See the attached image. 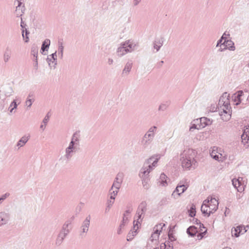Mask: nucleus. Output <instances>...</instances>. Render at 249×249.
<instances>
[{"mask_svg":"<svg viewBox=\"0 0 249 249\" xmlns=\"http://www.w3.org/2000/svg\"><path fill=\"white\" fill-rule=\"evenodd\" d=\"M196 152L192 149H188L183 151L180 154V160L183 168L191 170L195 169L196 160H195Z\"/></svg>","mask_w":249,"mask_h":249,"instance_id":"obj_1","label":"nucleus"},{"mask_svg":"<svg viewBox=\"0 0 249 249\" xmlns=\"http://www.w3.org/2000/svg\"><path fill=\"white\" fill-rule=\"evenodd\" d=\"M147 204L145 201H142L138 206L134 218V229H135L136 226L141 224L143 218H144L145 212L147 211Z\"/></svg>","mask_w":249,"mask_h":249,"instance_id":"obj_2","label":"nucleus"},{"mask_svg":"<svg viewBox=\"0 0 249 249\" xmlns=\"http://www.w3.org/2000/svg\"><path fill=\"white\" fill-rule=\"evenodd\" d=\"M232 100L236 106L240 104L247 105L249 100V95L245 94L242 90H240L232 96Z\"/></svg>","mask_w":249,"mask_h":249,"instance_id":"obj_3","label":"nucleus"},{"mask_svg":"<svg viewBox=\"0 0 249 249\" xmlns=\"http://www.w3.org/2000/svg\"><path fill=\"white\" fill-rule=\"evenodd\" d=\"M156 129L157 127L155 126L151 127L144 135L142 142L144 146H147L152 142L155 136L154 131Z\"/></svg>","mask_w":249,"mask_h":249,"instance_id":"obj_4","label":"nucleus"},{"mask_svg":"<svg viewBox=\"0 0 249 249\" xmlns=\"http://www.w3.org/2000/svg\"><path fill=\"white\" fill-rule=\"evenodd\" d=\"M207 208L210 210V213H213L218 209V201L215 198H211V199H209V203L206 204Z\"/></svg>","mask_w":249,"mask_h":249,"instance_id":"obj_5","label":"nucleus"},{"mask_svg":"<svg viewBox=\"0 0 249 249\" xmlns=\"http://www.w3.org/2000/svg\"><path fill=\"white\" fill-rule=\"evenodd\" d=\"M230 94L225 92L220 97L218 105L221 107L222 106H227L230 105Z\"/></svg>","mask_w":249,"mask_h":249,"instance_id":"obj_6","label":"nucleus"},{"mask_svg":"<svg viewBox=\"0 0 249 249\" xmlns=\"http://www.w3.org/2000/svg\"><path fill=\"white\" fill-rule=\"evenodd\" d=\"M14 5H16V13L17 17L21 16L25 9L24 2L16 0L14 2Z\"/></svg>","mask_w":249,"mask_h":249,"instance_id":"obj_7","label":"nucleus"},{"mask_svg":"<svg viewBox=\"0 0 249 249\" xmlns=\"http://www.w3.org/2000/svg\"><path fill=\"white\" fill-rule=\"evenodd\" d=\"M247 230L244 226L239 225L236 228H233L231 230V233L232 236L238 237L240 236V234H243L245 233Z\"/></svg>","mask_w":249,"mask_h":249,"instance_id":"obj_8","label":"nucleus"},{"mask_svg":"<svg viewBox=\"0 0 249 249\" xmlns=\"http://www.w3.org/2000/svg\"><path fill=\"white\" fill-rule=\"evenodd\" d=\"M129 52H131V51L127 48L125 44L123 42L121 43L120 46L117 48L116 53L119 57H122Z\"/></svg>","mask_w":249,"mask_h":249,"instance_id":"obj_9","label":"nucleus"},{"mask_svg":"<svg viewBox=\"0 0 249 249\" xmlns=\"http://www.w3.org/2000/svg\"><path fill=\"white\" fill-rule=\"evenodd\" d=\"M160 158V156L159 154L154 155L151 156L144 163L145 164H150L153 167H155L157 166V163Z\"/></svg>","mask_w":249,"mask_h":249,"instance_id":"obj_10","label":"nucleus"},{"mask_svg":"<svg viewBox=\"0 0 249 249\" xmlns=\"http://www.w3.org/2000/svg\"><path fill=\"white\" fill-rule=\"evenodd\" d=\"M10 218V215L5 212H0V226L7 224Z\"/></svg>","mask_w":249,"mask_h":249,"instance_id":"obj_11","label":"nucleus"},{"mask_svg":"<svg viewBox=\"0 0 249 249\" xmlns=\"http://www.w3.org/2000/svg\"><path fill=\"white\" fill-rule=\"evenodd\" d=\"M147 166L141 168L139 173L140 177L148 176V174L153 169V166L150 164H146Z\"/></svg>","mask_w":249,"mask_h":249,"instance_id":"obj_12","label":"nucleus"},{"mask_svg":"<svg viewBox=\"0 0 249 249\" xmlns=\"http://www.w3.org/2000/svg\"><path fill=\"white\" fill-rule=\"evenodd\" d=\"M187 189V187L184 184H178L175 190L173 192L172 196L175 197L176 194L179 196L181 194L184 193Z\"/></svg>","mask_w":249,"mask_h":249,"instance_id":"obj_13","label":"nucleus"},{"mask_svg":"<svg viewBox=\"0 0 249 249\" xmlns=\"http://www.w3.org/2000/svg\"><path fill=\"white\" fill-rule=\"evenodd\" d=\"M209 203V197L207 199L205 200L202 203L201 207V211L202 213L205 215L209 217L212 213H210V210L208 209L206 204Z\"/></svg>","mask_w":249,"mask_h":249,"instance_id":"obj_14","label":"nucleus"},{"mask_svg":"<svg viewBox=\"0 0 249 249\" xmlns=\"http://www.w3.org/2000/svg\"><path fill=\"white\" fill-rule=\"evenodd\" d=\"M68 234V233L60 231L56 239V245L58 246H60L63 243L64 239Z\"/></svg>","mask_w":249,"mask_h":249,"instance_id":"obj_15","label":"nucleus"},{"mask_svg":"<svg viewBox=\"0 0 249 249\" xmlns=\"http://www.w3.org/2000/svg\"><path fill=\"white\" fill-rule=\"evenodd\" d=\"M12 51L11 49L9 47H7L3 53V59L5 63L8 62L11 57Z\"/></svg>","mask_w":249,"mask_h":249,"instance_id":"obj_16","label":"nucleus"},{"mask_svg":"<svg viewBox=\"0 0 249 249\" xmlns=\"http://www.w3.org/2000/svg\"><path fill=\"white\" fill-rule=\"evenodd\" d=\"M132 62L131 61L126 63L122 71V75L123 76H127L128 75L132 68Z\"/></svg>","mask_w":249,"mask_h":249,"instance_id":"obj_17","label":"nucleus"},{"mask_svg":"<svg viewBox=\"0 0 249 249\" xmlns=\"http://www.w3.org/2000/svg\"><path fill=\"white\" fill-rule=\"evenodd\" d=\"M221 45L225 46L230 51H234L235 49L234 43L231 40H225Z\"/></svg>","mask_w":249,"mask_h":249,"instance_id":"obj_18","label":"nucleus"},{"mask_svg":"<svg viewBox=\"0 0 249 249\" xmlns=\"http://www.w3.org/2000/svg\"><path fill=\"white\" fill-rule=\"evenodd\" d=\"M79 131H76L73 134L70 143L77 145H79Z\"/></svg>","mask_w":249,"mask_h":249,"instance_id":"obj_19","label":"nucleus"},{"mask_svg":"<svg viewBox=\"0 0 249 249\" xmlns=\"http://www.w3.org/2000/svg\"><path fill=\"white\" fill-rule=\"evenodd\" d=\"M30 138V136H23L21 139L18 141V142L17 143V146L18 147H21L23 146L26 142L28 141Z\"/></svg>","mask_w":249,"mask_h":249,"instance_id":"obj_20","label":"nucleus"},{"mask_svg":"<svg viewBox=\"0 0 249 249\" xmlns=\"http://www.w3.org/2000/svg\"><path fill=\"white\" fill-rule=\"evenodd\" d=\"M51 41L49 39H46L43 42L41 47V53L43 54V52L47 51L49 48Z\"/></svg>","mask_w":249,"mask_h":249,"instance_id":"obj_21","label":"nucleus"},{"mask_svg":"<svg viewBox=\"0 0 249 249\" xmlns=\"http://www.w3.org/2000/svg\"><path fill=\"white\" fill-rule=\"evenodd\" d=\"M187 233L191 237H194L197 232V228L195 226H191L187 229Z\"/></svg>","mask_w":249,"mask_h":249,"instance_id":"obj_22","label":"nucleus"},{"mask_svg":"<svg viewBox=\"0 0 249 249\" xmlns=\"http://www.w3.org/2000/svg\"><path fill=\"white\" fill-rule=\"evenodd\" d=\"M211 123L212 121L210 119L206 117H202L200 118V125H199V127L203 128L207 125L211 124Z\"/></svg>","mask_w":249,"mask_h":249,"instance_id":"obj_23","label":"nucleus"},{"mask_svg":"<svg viewBox=\"0 0 249 249\" xmlns=\"http://www.w3.org/2000/svg\"><path fill=\"white\" fill-rule=\"evenodd\" d=\"M138 229H139V227L138 225L137 226H136L135 229L133 228V230H131L129 232V233H128L127 236V241H131L133 239L134 236L136 235L137 231Z\"/></svg>","mask_w":249,"mask_h":249,"instance_id":"obj_24","label":"nucleus"},{"mask_svg":"<svg viewBox=\"0 0 249 249\" xmlns=\"http://www.w3.org/2000/svg\"><path fill=\"white\" fill-rule=\"evenodd\" d=\"M125 44V46H126V48L131 51V52L135 49L136 44L134 43L131 40H128L123 42Z\"/></svg>","mask_w":249,"mask_h":249,"instance_id":"obj_25","label":"nucleus"},{"mask_svg":"<svg viewBox=\"0 0 249 249\" xmlns=\"http://www.w3.org/2000/svg\"><path fill=\"white\" fill-rule=\"evenodd\" d=\"M167 177L164 174H161L160 178L159 179V183H160V185L162 186H165L167 185V182L166 180V178Z\"/></svg>","mask_w":249,"mask_h":249,"instance_id":"obj_26","label":"nucleus"},{"mask_svg":"<svg viewBox=\"0 0 249 249\" xmlns=\"http://www.w3.org/2000/svg\"><path fill=\"white\" fill-rule=\"evenodd\" d=\"M21 34L23 39L24 40L25 42L28 43L29 41L28 35L30 34V32L27 29H23L22 30Z\"/></svg>","mask_w":249,"mask_h":249,"instance_id":"obj_27","label":"nucleus"},{"mask_svg":"<svg viewBox=\"0 0 249 249\" xmlns=\"http://www.w3.org/2000/svg\"><path fill=\"white\" fill-rule=\"evenodd\" d=\"M71 224V222L66 221L63 225L61 231L68 234L70 232V229H71V228L70 227Z\"/></svg>","mask_w":249,"mask_h":249,"instance_id":"obj_28","label":"nucleus"},{"mask_svg":"<svg viewBox=\"0 0 249 249\" xmlns=\"http://www.w3.org/2000/svg\"><path fill=\"white\" fill-rule=\"evenodd\" d=\"M232 183L235 188H236L238 192H241L243 188V186H241L236 178H233L232 179Z\"/></svg>","mask_w":249,"mask_h":249,"instance_id":"obj_29","label":"nucleus"},{"mask_svg":"<svg viewBox=\"0 0 249 249\" xmlns=\"http://www.w3.org/2000/svg\"><path fill=\"white\" fill-rule=\"evenodd\" d=\"M74 151L72 150H70L67 148L65 149V155L64 156L65 158L68 160H69L71 159L73 156V154Z\"/></svg>","mask_w":249,"mask_h":249,"instance_id":"obj_30","label":"nucleus"},{"mask_svg":"<svg viewBox=\"0 0 249 249\" xmlns=\"http://www.w3.org/2000/svg\"><path fill=\"white\" fill-rule=\"evenodd\" d=\"M140 178H142L143 187L145 189H148L149 187V184L148 183L149 179L148 178V176H143V177Z\"/></svg>","mask_w":249,"mask_h":249,"instance_id":"obj_31","label":"nucleus"},{"mask_svg":"<svg viewBox=\"0 0 249 249\" xmlns=\"http://www.w3.org/2000/svg\"><path fill=\"white\" fill-rule=\"evenodd\" d=\"M227 36H230V34H227L225 32L223 34L222 36L220 37V38L217 41V43H216V47H218L219 46L221 47L222 46V45H221V44L223 43H222V41L223 40H224V41L225 40H227V37H226Z\"/></svg>","mask_w":249,"mask_h":249,"instance_id":"obj_32","label":"nucleus"},{"mask_svg":"<svg viewBox=\"0 0 249 249\" xmlns=\"http://www.w3.org/2000/svg\"><path fill=\"white\" fill-rule=\"evenodd\" d=\"M56 51H55L54 53H52V54L50 55L49 56V57L53 59L52 61V66H53V68L54 69L55 68L56 65H57V55H56Z\"/></svg>","mask_w":249,"mask_h":249,"instance_id":"obj_33","label":"nucleus"},{"mask_svg":"<svg viewBox=\"0 0 249 249\" xmlns=\"http://www.w3.org/2000/svg\"><path fill=\"white\" fill-rule=\"evenodd\" d=\"M127 221H128V218L123 217V220L121 222V223L120 224V225L119 226V228H118V229L117 230V233L118 234H120L122 233V228L124 227V226L127 222Z\"/></svg>","mask_w":249,"mask_h":249,"instance_id":"obj_34","label":"nucleus"},{"mask_svg":"<svg viewBox=\"0 0 249 249\" xmlns=\"http://www.w3.org/2000/svg\"><path fill=\"white\" fill-rule=\"evenodd\" d=\"M90 216L89 215L88 216H87L86 219L83 222L81 226H82V227L85 228L89 230V226L90 225Z\"/></svg>","mask_w":249,"mask_h":249,"instance_id":"obj_35","label":"nucleus"},{"mask_svg":"<svg viewBox=\"0 0 249 249\" xmlns=\"http://www.w3.org/2000/svg\"><path fill=\"white\" fill-rule=\"evenodd\" d=\"M188 212L189 213V215L191 217H194L196 214V206L194 204H192Z\"/></svg>","mask_w":249,"mask_h":249,"instance_id":"obj_36","label":"nucleus"},{"mask_svg":"<svg viewBox=\"0 0 249 249\" xmlns=\"http://www.w3.org/2000/svg\"><path fill=\"white\" fill-rule=\"evenodd\" d=\"M31 53L34 56L35 58H37L38 47L36 45L34 44L32 46Z\"/></svg>","mask_w":249,"mask_h":249,"instance_id":"obj_37","label":"nucleus"},{"mask_svg":"<svg viewBox=\"0 0 249 249\" xmlns=\"http://www.w3.org/2000/svg\"><path fill=\"white\" fill-rule=\"evenodd\" d=\"M165 224L160 223L159 225H156L154 227L155 231L154 233H157L158 235H160V232L161 231V230L162 229V227L165 226Z\"/></svg>","mask_w":249,"mask_h":249,"instance_id":"obj_38","label":"nucleus"},{"mask_svg":"<svg viewBox=\"0 0 249 249\" xmlns=\"http://www.w3.org/2000/svg\"><path fill=\"white\" fill-rule=\"evenodd\" d=\"M119 192V190H117L115 189L114 190H111V188L109 190V194H110V199L114 201L115 199V196L117 195V194Z\"/></svg>","mask_w":249,"mask_h":249,"instance_id":"obj_39","label":"nucleus"},{"mask_svg":"<svg viewBox=\"0 0 249 249\" xmlns=\"http://www.w3.org/2000/svg\"><path fill=\"white\" fill-rule=\"evenodd\" d=\"M49 118H50V116L49 115V113H48L43 120V123L44 124H41V125L40 126V128L41 129H42L43 130H44V129L45 128V126L47 124L49 121Z\"/></svg>","mask_w":249,"mask_h":249,"instance_id":"obj_40","label":"nucleus"},{"mask_svg":"<svg viewBox=\"0 0 249 249\" xmlns=\"http://www.w3.org/2000/svg\"><path fill=\"white\" fill-rule=\"evenodd\" d=\"M64 47L62 42L58 41V54L60 55V57H63Z\"/></svg>","mask_w":249,"mask_h":249,"instance_id":"obj_41","label":"nucleus"},{"mask_svg":"<svg viewBox=\"0 0 249 249\" xmlns=\"http://www.w3.org/2000/svg\"><path fill=\"white\" fill-rule=\"evenodd\" d=\"M222 111L219 112V113H223L224 114H230L231 107L230 105L227 106H222Z\"/></svg>","mask_w":249,"mask_h":249,"instance_id":"obj_42","label":"nucleus"},{"mask_svg":"<svg viewBox=\"0 0 249 249\" xmlns=\"http://www.w3.org/2000/svg\"><path fill=\"white\" fill-rule=\"evenodd\" d=\"M210 155H211V156L212 157V158L213 159H214L215 160H218V161L222 160H219V155H217L216 153L215 152V151L214 150H213L211 152V153H210ZM221 156H222V155L220 154V158H221Z\"/></svg>","mask_w":249,"mask_h":249,"instance_id":"obj_43","label":"nucleus"},{"mask_svg":"<svg viewBox=\"0 0 249 249\" xmlns=\"http://www.w3.org/2000/svg\"><path fill=\"white\" fill-rule=\"evenodd\" d=\"M114 201L112 200L111 199L108 200L107 202V206L106 208L105 209V213H107L110 208L112 206L113 204H114Z\"/></svg>","mask_w":249,"mask_h":249,"instance_id":"obj_44","label":"nucleus"},{"mask_svg":"<svg viewBox=\"0 0 249 249\" xmlns=\"http://www.w3.org/2000/svg\"><path fill=\"white\" fill-rule=\"evenodd\" d=\"M18 107V104H17L16 101L14 100L11 103L9 108L10 109L9 111L10 113H12L14 109H16Z\"/></svg>","mask_w":249,"mask_h":249,"instance_id":"obj_45","label":"nucleus"},{"mask_svg":"<svg viewBox=\"0 0 249 249\" xmlns=\"http://www.w3.org/2000/svg\"><path fill=\"white\" fill-rule=\"evenodd\" d=\"M13 92V90L11 87L8 86L6 88L5 91V96H6L7 97H9L12 95Z\"/></svg>","mask_w":249,"mask_h":249,"instance_id":"obj_46","label":"nucleus"},{"mask_svg":"<svg viewBox=\"0 0 249 249\" xmlns=\"http://www.w3.org/2000/svg\"><path fill=\"white\" fill-rule=\"evenodd\" d=\"M121 182L114 181L111 187V190H112L114 188L119 190L121 186Z\"/></svg>","mask_w":249,"mask_h":249,"instance_id":"obj_47","label":"nucleus"},{"mask_svg":"<svg viewBox=\"0 0 249 249\" xmlns=\"http://www.w3.org/2000/svg\"><path fill=\"white\" fill-rule=\"evenodd\" d=\"M159 235L157 234V233H153L152 234L150 240L151 242H153L155 241V244L157 243V240L159 239Z\"/></svg>","mask_w":249,"mask_h":249,"instance_id":"obj_48","label":"nucleus"},{"mask_svg":"<svg viewBox=\"0 0 249 249\" xmlns=\"http://www.w3.org/2000/svg\"><path fill=\"white\" fill-rule=\"evenodd\" d=\"M123 178V174L122 173H119L116 175L114 181L119 182L122 183Z\"/></svg>","mask_w":249,"mask_h":249,"instance_id":"obj_49","label":"nucleus"},{"mask_svg":"<svg viewBox=\"0 0 249 249\" xmlns=\"http://www.w3.org/2000/svg\"><path fill=\"white\" fill-rule=\"evenodd\" d=\"M219 115H220L221 119L224 121H227L229 120L231 117V114H224L223 113H219Z\"/></svg>","mask_w":249,"mask_h":249,"instance_id":"obj_50","label":"nucleus"},{"mask_svg":"<svg viewBox=\"0 0 249 249\" xmlns=\"http://www.w3.org/2000/svg\"><path fill=\"white\" fill-rule=\"evenodd\" d=\"M168 199L169 198L167 197L162 198L159 203L160 205L163 206L168 204L169 203Z\"/></svg>","mask_w":249,"mask_h":249,"instance_id":"obj_51","label":"nucleus"},{"mask_svg":"<svg viewBox=\"0 0 249 249\" xmlns=\"http://www.w3.org/2000/svg\"><path fill=\"white\" fill-rule=\"evenodd\" d=\"M34 99H28V98H27L25 102V105L27 106V108H30L33 103L34 102Z\"/></svg>","mask_w":249,"mask_h":249,"instance_id":"obj_52","label":"nucleus"},{"mask_svg":"<svg viewBox=\"0 0 249 249\" xmlns=\"http://www.w3.org/2000/svg\"><path fill=\"white\" fill-rule=\"evenodd\" d=\"M132 210H133V209L131 206L127 207V210H126L124 212V213L123 214V217L127 218L126 217V216L128 214H129V213H131V212L132 211Z\"/></svg>","mask_w":249,"mask_h":249,"instance_id":"obj_53","label":"nucleus"},{"mask_svg":"<svg viewBox=\"0 0 249 249\" xmlns=\"http://www.w3.org/2000/svg\"><path fill=\"white\" fill-rule=\"evenodd\" d=\"M168 106L167 104H161L159 107V110L164 111L167 109Z\"/></svg>","mask_w":249,"mask_h":249,"instance_id":"obj_54","label":"nucleus"},{"mask_svg":"<svg viewBox=\"0 0 249 249\" xmlns=\"http://www.w3.org/2000/svg\"><path fill=\"white\" fill-rule=\"evenodd\" d=\"M9 196V193H5L0 197V204Z\"/></svg>","mask_w":249,"mask_h":249,"instance_id":"obj_55","label":"nucleus"},{"mask_svg":"<svg viewBox=\"0 0 249 249\" xmlns=\"http://www.w3.org/2000/svg\"><path fill=\"white\" fill-rule=\"evenodd\" d=\"M81 233H80V235L81 236L83 237V236H84V233H87L88 231L89 230L85 228L82 227V226H81Z\"/></svg>","mask_w":249,"mask_h":249,"instance_id":"obj_56","label":"nucleus"},{"mask_svg":"<svg viewBox=\"0 0 249 249\" xmlns=\"http://www.w3.org/2000/svg\"><path fill=\"white\" fill-rule=\"evenodd\" d=\"M76 145L73 144V143H70L68 147L67 148L70 150H72V151L75 152V149H76Z\"/></svg>","mask_w":249,"mask_h":249,"instance_id":"obj_57","label":"nucleus"},{"mask_svg":"<svg viewBox=\"0 0 249 249\" xmlns=\"http://www.w3.org/2000/svg\"><path fill=\"white\" fill-rule=\"evenodd\" d=\"M27 25L23 21L22 18H21V22H20V27L21 28V30L23 29H27L26 28Z\"/></svg>","mask_w":249,"mask_h":249,"instance_id":"obj_58","label":"nucleus"},{"mask_svg":"<svg viewBox=\"0 0 249 249\" xmlns=\"http://www.w3.org/2000/svg\"><path fill=\"white\" fill-rule=\"evenodd\" d=\"M153 47L154 49H155L157 51V52L159 51L161 47L160 45H158L157 44V41H155L153 43Z\"/></svg>","mask_w":249,"mask_h":249,"instance_id":"obj_59","label":"nucleus"},{"mask_svg":"<svg viewBox=\"0 0 249 249\" xmlns=\"http://www.w3.org/2000/svg\"><path fill=\"white\" fill-rule=\"evenodd\" d=\"M46 60H47V62L48 63L49 66L50 67H53V66H52V63L53 59L49 57V56H48Z\"/></svg>","mask_w":249,"mask_h":249,"instance_id":"obj_60","label":"nucleus"},{"mask_svg":"<svg viewBox=\"0 0 249 249\" xmlns=\"http://www.w3.org/2000/svg\"><path fill=\"white\" fill-rule=\"evenodd\" d=\"M34 61L35 62L34 64V66L36 70L38 69V61H37V58H35L34 60Z\"/></svg>","mask_w":249,"mask_h":249,"instance_id":"obj_61","label":"nucleus"},{"mask_svg":"<svg viewBox=\"0 0 249 249\" xmlns=\"http://www.w3.org/2000/svg\"><path fill=\"white\" fill-rule=\"evenodd\" d=\"M168 237H169V239L171 241H175L176 240V238H175V236L173 234H172L169 233L168 234Z\"/></svg>","mask_w":249,"mask_h":249,"instance_id":"obj_62","label":"nucleus"},{"mask_svg":"<svg viewBox=\"0 0 249 249\" xmlns=\"http://www.w3.org/2000/svg\"><path fill=\"white\" fill-rule=\"evenodd\" d=\"M195 129H198L199 128L197 127V125L196 124H194L190 127L189 130L190 131H193Z\"/></svg>","mask_w":249,"mask_h":249,"instance_id":"obj_63","label":"nucleus"},{"mask_svg":"<svg viewBox=\"0 0 249 249\" xmlns=\"http://www.w3.org/2000/svg\"><path fill=\"white\" fill-rule=\"evenodd\" d=\"M193 221H193V223H194V224H196V225H199L200 224H201V222H200V220H198V219H197V218H194V219H193Z\"/></svg>","mask_w":249,"mask_h":249,"instance_id":"obj_64","label":"nucleus"}]
</instances>
